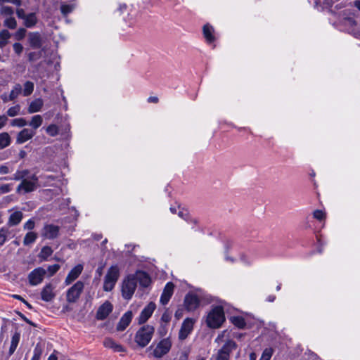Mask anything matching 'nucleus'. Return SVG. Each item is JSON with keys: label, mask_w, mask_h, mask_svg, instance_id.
<instances>
[{"label": "nucleus", "mask_w": 360, "mask_h": 360, "mask_svg": "<svg viewBox=\"0 0 360 360\" xmlns=\"http://www.w3.org/2000/svg\"><path fill=\"white\" fill-rule=\"evenodd\" d=\"M21 0H0V5L2 6L5 3H11L19 6L21 5Z\"/></svg>", "instance_id": "nucleus-51"}, {"label": "nucleus", "mask_w": 360, "mask_h": 360, "mask_svg": "<svg viewBox=\"0 0 360 360\" xmlns=\"http://www.w3.org/2000/svg\"><path fill=\"white\" fill-rule=\"evenodd\" d=\"M154 328L150 325L142 326L136 333L134 340L141 347H146L151 340Z\"/></svg>", "instance_id": "nucleus-2"}, {"label": "nucleus", "mask_w": 360, "mask_h": 360, "mask_svg": "<svg viewBox=\"0 0 360 360\" xmlns=\"http://www.w3.org/2000/svg\"><path fill=\"white\" fill-rule=\"evenodd\" d=\"M20 333L16 331L11 338V346L8 351L9 355H12L15 352L20 342Z\"/></svg>", "instance_id": "nucleus-26"}, {"label": "nucleus", "mask_w": 360, "mask_h": 360, "mask_svg": "<svg viewBox=\"0 0 360 360\" xmlns=\"http://www.w3.org/2000/svg\"><path fill=\"white\" fill-rule=\"evenodd\" d=\"M194 323L195 320L191 318L184 321L179 333V339L184 340L188 337L193 330Z\"/></svg>", "instance_id": "nucleus-10"}, {"label": "nucleus", "mask_w": 360, "mask_h": 360, "mask_svg": "<svg viewBox=\"0 0 360 360\" xmlns=\"http://www.w3.org/2000/svg\"><path fill=\"white\" fill-rule=\"evenodd\" d=\"M46 274V271L42 267H38L32 271L28 275V279L31 285H37L41 283L44 276Z\"/></svg>", "instance_id": "nucleus-8"}, {"label": "nucleus", "mask_w": 360, "mask_h": 360, "mask_svg": "<svg viewBox=\"0 0 360 360\" xmlns=\"http://www.w3.org/2000/svg\"><path fill=\"white\" fill-rule=\"evenodd\" d=\"M60 265L59 264H53L49 266L47 268L46 274L49 277H51L53 276L59 269H60Z\"/></svg>", "instance_id": "nucleus-45"}, {"label": "nucleus", "mask_w": 360, "mask_h": 360, "mask_svg": "<svg viewBox=\"0 0 360 360\" xmlns=\"http://www.w3.org/2000/svg\"><path fill=\"white\" fill-rule=\"evenodd\" d=\"M148 101L149 103H156L158 102V98L157 96H150L148 98Z\"/></svg>", "instance_id": "nucleus-58"}, {"label": "nucleus", "mask_w": 360, "mask_h": 360, "mask_svg": "<svg viewBox=\"0 0 360 360\" xmlns=\"http://www.w3.org/2000/svg\"><path fill=\"white\" fill-rule=\"evenodd\" d=\"M174 288V285L172 283L169 282L166 284L160 297V302L162 305H165L169 302L173 295Z\"/></svg>", "instance_id": "nucleus-15"}, {"label": "nucleus", "mask_w": 360, "mask_h": 360, "mask_svg": "<svg viewBox=\"0 0 360 360\" xmlns=\"http://www.w3.org/2000/svg\"><path fill=\"white\" fill-rule=\"evenodd\" d=\"M200 304L199 299L197 295L193 294H188L184 299V306L189 311L195 310Z\"/></svg>", "instance_id": "nucleus-12"}, {"label": "nucleus", "mask_w": 360, "mask_h": 360, "mask_svg": "<svg viewBox=\"0 0 360 360\" xmlns=\"http://www.w3.org/2000/svg\"><path fill=\"white\" fill-rule=\"evenodd\" d=\"M313 216L315 219L322 221L326 218V213L320 210H316L313 212Z\"/></svg>", "instance_id": "nucleus-46"}, {"label": "nucleus", "mask_w": 360, "mask_h": 360, "mask_svg": "<svg viewBox=\"0 0 360 360\" xmlns=\"http://www.w3.org/2000/svg\"><path fill=\"white\" fill-rule=\"evenodd\" d=\"M20 158H23L26 155V152L25 150H20L19 153Z\"/></svg>", "instance_id": "nucleus-63"}, {"label": "nucleus", "mask_w": 360, "mask_h": 360, "mask_svg": "<svg viewBox=\"0 0 360 360\" xmlns=\"http://www.w3.org/2000/svg\"><path fill=\"white\" fill-rule=\"evenodd\" d=\"M48 360H58L57 356L54 354H51L48 358Z\"/></svg>", "instance_id": "nucleus-64"}, {"label": "nucleus", "mask_w": 360, "mask_h": 360, "mask_svg": "<svg viewBox=\"0 0 360 360\" xmlns=\"http://www.w3.org/2000/svg\"><path fill=\"white\" fill-rule=\"evenodd\" d=\"M11 143V138L8 133L2 132L0 134V150L8 147Z\"/></svg>", "instance_id": "nucleus-27"}, {"label": "nucleus", "mask_w": 360, "mask_h": 360, "mask_svg": "<svg viewBox=\"0 0 360 360\" xmlns=\"http://www.w3.org/2000/svg\"><path fill=\"white\" fill-rule=\"evenodd\" d=\"M44 105V101L41 98H37L32 101L27 108L29 113L39 112Z\"/></svg>", "instance_id": "nucleus-23"}, {"label": "nucleus", "mask_w": 360, "mask_h": 360, "mask_svg": "<svg viewBox=\"0 0 360 360\" xmlns=\"http://www.w3.org/2000/svg\"><path fill=\"white\" fill-rule=\"evenodd\" d=\"M60 227L53 224H46L42 231V236L48 239H54L58 236Z\"/></svg>", "instance_id": "nucleus-13"}, {"label": "nucleus", "mask_w": 360, "mask_h": 360, "mask_svg": "<svg viewBox=\"0 0 360 360\" xmlns=\"http://www.w3.org/2000/svg\"><path fill=\"white\" fill-rule=\"evenodd\" d=\"M84 283L77 281L71 288H70L66 293V300L69 303H75L79 298L84 290Z\"/></svg>", "instance_id": "nucleus-6"}, {"label": "nucleus", "mask_w": 360, "mask_h": 360, "mask_svg": "<svg viewBox=\"0 0 360 360\" xmlns=\"http://www.w3.org/2000/svg\"><path fill=\"white\" fill-rule=\"evenodd\" d=\"M41 52H31L28 55V59L30 61H35L41 58Z\"/></svg>", "instance_id": "nucleus-49"}, {"label": "nucleus", "mask_w": 360, "mask_h": 360, "mask_svg": "<svg viewBox=\"0 0 360 360\" xmlns=\"http://www.w3.org/2000/svg\"><path fill=\"white\" fill-rule=\"evenodd\" d=\"M13 297L15 299L22 300L30 309L31 308V305L28 302H27L25 300H23L20 295H13Z\"/></svg>", "instance_id": "nucleus-57"}, {"label": "nucleus", "mask_w": 360, "mask_h": 360, "mask_svg": "<svg viewBox=\"0 0 360 360\" xmlns=\"http://www.w3.org/2000/svg\"><path fill=\"white\" fill-rule=\"evenodd\" d=\"M16 15L18 17V18L25 20L27 17V14L25 13V11L22 8H18L16 10Z\"/></svg>", "instance_id": "nucleus-52"}, {"label": "nucleus", "mask_w": 360, "mask_h": 360, "mask_svg": "<svg viewBox=\"0 0 360 360\" xmlns=\"http://www.w3.org/2000/svg\"><path fill=\"white\" fill-rule=\"evenodd\" d=\"M15 53L18 55L21 54L23 51V46L20 43H15L13 46Z\"/></svg>", "instance_id": "nucleus-50"}, {"label": "nucleus", "mask_w": 360, "mask_h": 360, "mask_svg": "<svg viewBox=\"0 0 360 360\" xmlns=\"http://www.w3.org/2000/svg\"><path fill=\"white\" fill-rule=\"evenodd\" d=\"M136 278V283H139L143 287H148L150 283V278L148 274L144 271H138L135 274H132Z\"/></svg>", "instance_id": "nucleus-20"}, {"label": "nucleus", "mask_w": 360, "mask_h": 360, "mask_svg": "<svg viewBox=\"0 0 360 360\" xmlns=\"http://www.w3.org/2000/svg\"><path fill=\"white\" fill-rule=\"evenodd\" d=\"M42 354L41 349L37 345L34 349V354L31 360H39Z\"/></svg>", "instance_id": "nucleus-48"}, {"label": "nucleus", "mask_w": 360, "mask_h": 360, "mask_svg": "<svg viewBox=\"0 0 360 360\" xmlns=\"http://www.w3.org/2000/svg\"><path fill=\"white\" fill-rule=\"evenodd\" d=\"M34 227V221L33 219H29L25 224L24 229L26 230H32Z\"/></svg>", "instance_id": "nucleus-54"}, {"label": "nucleus", "mask_w": 360, "mask_h": 360, "mask_svg": "<svg viewBox=\"0 0 360 360\" xmlns=\"http://www.w3.org/2000/svg\"><path fill=\"white\" fill-rule=\"evenodd\" d=\"M155 309V304L153 302H150L141 312L139 317V323L141 324L145 323L153 314Z\"/></svg>", "instance_id": "nucleus-14"}, {"label": "nucleus", "mask_w": 360, "mask_h": 360, "mask_svg": "<svg viewBox=\"0 0 360 360\" xmlns=\"http://www.w3.org/2000/svg\"><path fill=\"white\" fill-rule=\"evenodd\" d=\"M9 234L10 231L8 228L3 227L0 229V246L4 244Z\"/></svg>", "instance_id": "nucleus-38"}, {"label": "nucleus", "mask_w": 360, "mask_h": 360, "mask_svg": "<svg viewBox=\"0 0 360 360\" xmlns=\"http://www.w3.org/2000/svg\"><path fill=\"white\" fill-rule=\"evenodd\" d=\"M34 91V83L30 81L24 84V88L22 92L24 96H30Z\"/></svg>", "instance_id": "nucleus-34"}, {"label": "nucleus", "mask_w": 360, "mask_h": 360, "mask_svg": "<svg viewBox=\"0 0 360 360\" xmlns=\"http://www.w3.org/2000/svg\"><path fill=\"white\" fill-rule=\"evenodd\" d=\"M213 27L209 25H205L203 27V34L206 40L211 43L214 41V37L212 34Z\"/></svg>", "instance_id": "nucleus-30"}, {"label": "nucleus", "mask_w": 360, "mask_h": 360, "mask_svg": "<svg viewBox=\"0 0 360 360\" xmlns=\"http://www.w3.org/2000/svg\"><path fill=\"white\" fill-rule=\"evenodd\" d=\"M11 190L10 184H4L0 186V193H6Z\"/></svg>", "instance_id": "nucleus-55"}, {"label": "nucleus", "mask_w": 360, "mask_h": 360, "mask_svg": "<svg viewBox=\"0 0 360 360\" xmlns=\"http://www.w3.org/2000/svg\"><path fill=\"white\" fill-rule=\"evenodd\" d=\"M29 174V171L27 169H23V170H18L16 172L13 174L12 177H4L3 179L4 180H15V181H23V179H25L27 177V175Z\"/></svg>", "instance_id": "nucleus-25"}, {"label": "nucleus", "mask_w": 360, "mask_h": 360, "mask_svg": "<svg viewBox=\"0 0 360 360\" xmlns=\"http://www.w3.org/2000/svg\"><path fill=\"white\" fill-rule=\"evenodd\" d=\"M13 9L10 6L2 5L0 8V13L8 17H11L13 14Z\"/></svg>", "instance_id": "nucleus-42"}, {"label": "nucleus", "mask_w": 360, "mask_h": 360, "mask_svg": "<svg viewBox=\"0 0 360 360\" xmlns=\"http://www.w3.org/2000/svg\"><path fill=\"white\" fill-rule=\"evenodd\" d=\"M172 343L169 339L161 340L153 351V355L156 358H160L167 354L170 350Z\"/></svg>", "instance_id": "nucleus-9"}, {"label": "nucleus", "mask_w": 360, "mask_h": 360, "mask_svg": "<svg viewBox=\"0 0 360 360\" xmlns=\"http://www.w3.org/2000/svg\"><path fill=\"white\" fill-rule=\"evenodd\" d=\"M37 239V234L34 232H28L23 239V243L25 245H28L33 243Z\"/></svg>", "instance_id": "nucleus-35"}, {"label": "nucleus", "mask_w": 360, "mask_h": 360, "mask_svg": "<svg viewBox=\"0 0 360 360\" xmlns=\"http://www.w3.org/2000/svg\"><path fill=\"white\" fill-rule=\"evenodd\" d=\"M37 22V18L34 13L27 14V17L24 20V25L28 28L34 27Z\"/></svg>", "instance_id": "nucleus-28"}, {"label": "nucleus", "mask_w": 360, "mask_h": 360, "mask_svg": "<svg viewBox=\"0 0 360 360\" xmlns=\"http://www.w3.org/2000/svg\"><path fill=\"white\" fill-rule=\"evenodd\" d=\"M237 347L236 343L231 340H227L218 352L213 355L211 360H229L231 352Z\"/></svg>", "instance_id": "nucleus-5"}, {"label": "nucleus", "mask_w": 360, "mask_h": 360, "mask_svg": "<svg viewBox=\"0 0 360 360\" xmlns=\"http://www.w3.org/2000/svg\"><path fill=\"white\" fill-rule=\"evenodd\" d=\"M274 353V349L271 347L266 348L262 354L259 360H270L272 354Z\"/></svg>", "instance_id": "nucleus-41"}, {"label": "nucleus", "mask_w": 360, "mask_h": 360, "mask_svg": "<svg viewBox=\"0 0 360 360\" xmlns=\"http://www.w3.org/2000/svg\"><path fill=\"white\" fill-rule=\"evenodd\" d=\"M28 40L32 48L39 49L42 46V38L39 32H30Z\"/></svg>", "instance_id": "nucleus-21"}, {"label": "nucleus", "mask_w": 360, "mask_h": 360, "mask_svg": "<svg viewBox=\"0 0 360 360\" xmlns=\"http://www.w3.org/2000/svg\"><path fill=\"white\" fill-rule=\"evenodd\" d=\"M22 93V86L20 84H16L11 90L9 95V100L13 101Z\"/></svg>", "instance_id": "nucleus-33"}, {"label": "nucleus", "mask_w": 360, "mask_h": 360, "mask_svg": "<svg viewBox=\"0 0 360 360\" xmlns=\"http://www.w3.org/2000/svg\"><path fill=\"white\" fill-rule=\"evenodd\" d=\"M232 323L239 328H243L245 326V321L240 316H233L231 318Z\"/></svg>", "instance_id": "nucleus-39"}, {"label": "nucleus", "mask_w": 360, "mask_h": 360, "mask_svg": "<svg viewBox=\"0 0 360 360\" xmlns=\"http://www.w3.org/2000/svg\"><path fill=\"white\" fill-rule=\"evenodd\" d=\"M11 172L10 167L8 164L2 165L0 166V174H6Z\"/></svg>", "instance_id": "nucleus-53"}, {"label": "nucleus", "mask_w": 360, "mask_h": 360, "mask_svg": "<svg viewBox=\"0 0 360 360\" xmlns=\"http://www.w3.org/2000/svg\"><path fill=\"white\" fill-rule=\"evenodd\" d=\"M187 359H188V354L186 352H184L179 356V360H187Z\"/></svg>", "instance_id": "nucleus-60"}, {"label": "nucleus", "mask_w": 360, "mask_h": 360, "mask_svg": "<svg viewBox=\"0 0 360 360\" xmlns=\"http://www.w3.org/2000/svg\"><path fill=\"white\" fill-rule=\"evenodd\" d=\"M103 345L107 348L112 349L114 352H124V347L111 338H105L103 341Z\"/></svg>", "instance_id": "nucleus-22"}, {"label": "nucleus", "mask_w": 360, "mask_h": 360, "mask_svg": "<svg viewBox=\"0 0 360 360\" xmlns=\"http://www.w3.org/2000/svg\"><path fill=\"white\" fill-rule=\"evenodd\" d=\"M256 354L252 352L250 354V360H255L256 359Z\"/></svg>", "instance_id": "nucleus-62"}, {"label": "nucleus", "mask_w": 360, "mask_h": 360, "mask_svg": "<svg viewBox=\"0 0 360 360\" xmlns=\"http://www.w3.org/2000/svg\"><path fill=\"white\" fill-rule=\"evenodd\" d=\"M112 309L113 307L111 302L109 301H105L98 307L96 311V318L101 321L105 319L112 312Z\"/></svg>", "instance_id": "nucleus-11"}, {"label": "nucleus", "mask_w": 360, "mask_h": 360, "mask_svg": "<svg viewBox=\"0 0 360 360\" xmlns=\"http://www.w3.org/2000/svg\"><path fill=\"white\" fill-rule=\"evenodd\" d=\"M43 122L42 117L40 115H36L32 117L29 125L33 129L32 130L38 129Z\"/></svg>", "instance_id": "nucleus-31"}, {"label": "nucleus", "mask_w": 360, "mask_h": 360, "mask_svg": "<svg viewBox=\"0 0 360 360\" xmlns=\"http://www.w3.org/2000/svg\"><path fill=\"white\" fill-rule=\"evenodd\" d=\"M13 127H22L27 124L25 119L24 118H16L11 121V123Z\"/></svg>", "instance_id": "nucleus-43"}, {"label": "nucleus", "mask_w": 360, "mask_h": 360, "mask_svg": "<svg viewBox=\"0 0 360 360\" xmlns=\"http://www.w3.org/2000/svg\"><path fill=\"white\" fill-rule=\"evenodd\" d=\"M20 110V106L19 105H16L8 108V110H7V115L9 117H15L19 114Z\"/></svg>", "instance_id": "nucleus-44"}, {"label": "nucleus", "mask_w": 360, "mask_h": 360, "mask_svg": "<svg viewBox=\"0 0 360 360\" xmlns=\"http://www.w3.org/2000/svg\"><path fill=\"white\" fill-rule=\"evenodd\" d=\"M46 133L51 136H56L59 132V129L56 124H50L46 129Z\"/></svg>", "instance_id": "nucleus-40"}, {"label": "nucleus", "mask_w": 360, "mask_h": 360, "mask_svg": "<svg viewBox=\"0 0 360 360\" xmlns=\"http://www.w3.org/2000/svg\"><path fill=\"white\" fill-rule=\"evenodd\" d=\"M11 34L7 30H2L0 32V49L4 48L8 42Z\"/></svg>", "instance_id": "nucleus-32"}, {"label": "nucleus", "mask_w": 360, "mask_h": 360, "mask_svg": "<svg viewBox=\"0 0 360 360\" xmlns=\"http://www.w3.org/2000/svg\"><path fill=\"white\" fill-rule=\"evenodd\" d=\"M76 8L75 3L71 4H62L60 6V11L64 17H66L68 14L71 13Z\"/></svg>", "instance_id": "nucleus-29"}, {"label": "nucleus", "mask_w": 360, "mask_h": 360, "mask_svg": "<svg viewBox=\"0 0 360 360\" xmlns=\"http://www.w3.org/2000/svg\"><path fill=\"white\" fill-rule=\"evenodd\" d=\"M54 287L52 284H46L42 289L41 292V297L45 302H51L53 300L56 294L53 292Z\"/></svg>", "instance_id": "nucleus-18"}, {"label": "nucleus", "mask_w": 360, "mask_h": 360, "mask_svg": "<svg viewBox=\"0 0 360 360\" xmlns=\"http://www.w3.org/2000/svg\"><path fill=\"white\" fill-rule=\"evenodd\" d=\"M120 277V269L117 265L112 266L109 268L108 270V272L105 276L104 278V283H103V290L106 292L111 291L118 278Z\"/></svg>", "instance_id": "nucleus-3"}, {"label": "nucleus", "mask_w": 360, "mask_h": 360, "mask_svg": "<svg viewBox=\"0 0 360 360\" xmlns=\"http://www.w3.org/2000/svg\"><path fill=\"white\" fill-rule=\"evenodd\" d=\"M26 34V30L25 28H19L15 33L14 37L17 40L22 39Z\"/></svg>", "instance_id": "nucleus-47"}, {"label": "nucleus", "mask_w": 360, "mask_h": 360, "mask_svg": "<svg viewBox=\"0 0 360 360\" xmlns=\"http://www.w3.org/2000/svg\"><path fill=\"white\" fill-rule=\"evenodd\" d=\"M169 315L165 313L162 314L161 319L165 322H168L169 321Z\"/></svg>", "instance_id": "nucleus-59"}, {"label": "nucleus", "mask_w": 360, "mask_h": 360, "mask_svg": "<svg viewBox=\"0 0 360 360\" xmlns=\"http://www.w3.org/2000/svg\"><path fill=\"white\" fill-rule=\"evenodd\" d=\"M22 217L23 214L22 212L15 211L10 215L8 224L10 226H16L21 221Z\"/></svg>", "instance_id": "nucleus-24"}, {"label": "nucleus", "mask_w": 360, "mask_h": 360, "mask_svg": "<svg viewBox=\"0 0 360 360\" xmlns=\"http://www.w3.org/2000/svg\"><path fill=\"white\" fill-rule=\"evenodd\" d=\"M1 98L2 100L4 101V103H7L9 100V96L8 97L6 95H3L1 96Z\"/></svg>", "instance_id": "nucleus-61"}, {"label": "nucleus", "mask_w": 360, "mask_h": 360, "mask_svg": "<svg viewBox=\"0 0 360 360\" xmlns=\"http://www.w3.org/2000/svg\"><path fill=\"white\" fill-rule=\"evenodd\" d=\"M53 250L49 246H44L42 248L39 257L44 259L46 260L49 256L52 255Z\"/></svg>", "instance_id": "nucleus-37"}, {"label": "nucleus", "mask_w": 360, "mask_h": 360, "mask_svg": "<svg viewBox=\"0 0 360 360\" xmlns=\"http://www.w3.org/2000/svg\"><path fill=\"white\" fill-rule=\"evenodd\" d=\"M37 183L38 179L35 175H32L31 177H27L18 185L17 192L20 193L22 191H23L24 193L32 192L37 188Z\"/></svg>", "instance_id": "nucleus-7"}, {"label": "nucleus", "mask_w": 360, "mask_h": 360, "mask_svg": "<svg viewBox=\"0 0 360 360\" xmlns=\"http://www.w3.org/2000/svg\"><path fill=\"white\" fill-rule=\"evenodd\" d=\"M83 266L82 264H77V266H75L68 274L65 280V285H70L75 280H76L81 274Z\"/></svg>", "instance_id": "nucleus-17"}, {"label": "nucleus", "mask_w": 360, "mask_h": 360, "mask_svg": "<svg viewBox=\"0 0 360 360\" xmlns=\"http://www.w3.org/2000/svg\"><path fill=\"white\" fill-rule=\"evenodd\" d=\"M225 321L224 309L220 306L214 307L207 314L206 322L212 328H219Z\"/></svg>", "instance_id": "nucleus-1"}, {"label": "nucleus", "mask_w": 360, "mask_h": 360, "mask_svg": "<svg viewBox=\"0 0 360 360\" xmlns=\"http://www.w3.org/2000/svg\"><path fill=\"white\" fill-rule=\"evenodd\" d=\"M4 25L9 29L13 30L17 27L16 20L13 17H8L4 22Z\"/></svg>", "instance_id": "nucleus-36"}, {"label": "nucleus", "mask_w": 360, "mask_h": 360, "mask_svg": "<svg viewBox=\"0 0 360 360\" xmlns=\"http://www.w3.org/2000/svg\"><path fill=\"white\" fill-rule=\"evenodd\" d=\"M137 283H136V278L131 275L127 276L122 284V295L124 299L130 300L136 288Z\"/></svg>", "instance_id": "nucleus-4"}, {"label": "nucleus", "mask_w": 360, "mask_h": 360, "mask_svg": "<svg viewBox=\"0 0 360 360\" xmlns=\"http://www.w3.org/2000/svg\"><path fill=\"white\" fill-rule=\"evenodd\" d=\"M35 135V131L30 129H23L17 136L16 143L22 144L31 139Z\"/></svg>", "instance_id": "nucleus-16"}, {"label": "nucleus", "mask_w": 360, "mask_h": 360, "mask_svg": "<svg viewBox=\"0 0 360 360\" xmlns=\"http://www.w3.org/2000/svg\"><path fill=\"white\" fill-rule=\"evenodd\" d=\"M133 317V314L131 311H128L123 314L121 317L117 326V330L122 331L129 325Z\"/></svg>", "instance_id": "nucleus-19"}, {"label": "nucleus", "mask_w": 360, "mask_h": 360, "mask_svg": "<svg viewBox=\"0 0 360 360\" xmlns=\"http://www.w3.org/2000/svg\"><path fill=\"white\" fill-rule=\"evenodd\" d=\"M7 120L8 118L5 115H0V129L6 125Z\"/></svg>", "instance_id": "nucleus-56"}]
</instances>
